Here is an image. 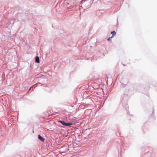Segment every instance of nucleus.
Here are the masks:
<instances>
[{
  "instance_id": "obj_1",
  "label": "nucleus",
  "mask_w": 157,
  "mask_h": 157,
  "mask_svg": "<svg viewBox=\"0 0 157 157\" xmlns=\"http://www.w3.org/2000/svg\"><path fill=\"white\" fill-rule=\"evenodd\" d=\"M38 138L40 140L42 141H44V138L42 137V136H41L40 135H38Z\"/></svg>"
},
{
  "instance_id": "obj_2",
  "label": "nucleus",
  "mask_w": 157,
  "mask_h": 157,
  "mask_svg": "<svg viewBox=\"0 0 157 157\" xmlns=\"http://www.w3.org/2000/svg\"><path fill=\"white\" fill-rule=\"evenodd\" d=\"M35 62L39 63H40V59L39 57L36 56L35 58Z\"/></svg>"
},
{
  "instance_id": "obj_3",
  "label": "nucleus",
  "mask_w": 157,
  "mask_h": 157,
  "mask_svg": "<svg viewBox=\"0 0 157 157\" xmlns=\"http://www.w3.org/2000/svg\"><path fill=\"white\" fill-rule=\"evenodd\" d=\"M116 33L115 31L111 32V34H112L111 37H113L116 35Z\"/></svg>"
},
{
  "instance_id": "obj_4",
  "label": "nucleus",
  "mask_w": 157,
  "mask_h": 157,
  "mask_svg": "<svg viewBox=\"0 0 157 157\" xmlns=\"http://www.w3.org/2000/svg\"><path fill=\"white\" fill-rule=\"evenodd\" d=\"M72 123H65V126H69L72 125Z\"/></svg>"
},
{
  "instance_id": "obj_5",
  "label": "nucleus",
  "mask_w": 157,
  "mask_h": 157,
  "mask_svg": "<svg viewBox=\"0 0 157 157\" xmlns=\"http://www.w3.org/2000/svg\"><path fill=\"white\" fill-rule=\"evenodd\" d=\"M59 122L61 123L62 125H65V123L66 122H65L64 121H59Z\"/></svg>"
},
{
  "instance_id": "obj_6",
  "label": "nucleus",
  "mask_w": 157,
  "mask_h": 157,
  "mask_svg": "<svg viewBox=\"0 0 157 157\" xmlns=\"http://www.w3.org/2000/svg\"><path fill=\"white\" fill-rule=\"evenodd\" d=\"M113 38L111 36L110 37H109V38H108V39H107V40L109 41V40H111V38Z\"/></svg>"
}]
</instances>
